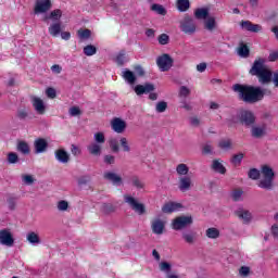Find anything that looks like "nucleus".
I'll return each mask as SVG.
<instances>
[{
  "label": "nucleus",
  "mask_w": 278,
  "mask_h": 278,
  "mask_svg": "<svg viewBox=\"0 0 278 278\" xmlns=\"http://www.w3.org/2000/svg\"><path fill=\"white\" fill-rule=\"evenodd\" d=\"M232 90L239 94V98L244 103H258L266 94V89L249 85L236 84L232 86Z\"/></svg>",
  "instance_id": "obj_1"
},
{
  "label": "nucleus",
  "mask_w": 278,
  "mask_h": 278,
  "mask_svg": "<svg viewBox=\"0 0 278 278\" xmlns=\"http://www.w3.org/2000/svg\"><path fill=\"white\" fill-rule=\"evenodd\" d=\"M264 59H257L254 61L250 75L257 77L260 84L266 85L273 81V72L265 65Z\"/></svg>",
  "instance_id": "obj_2"
},
{
  "label": "nucleus",
  "mask_w": 278,
  "mask_h": 278,
  "mask_svg": "<svg viewBox=\"0 0 278 278\" xmlns=\"http://www.w3.org/2000/svg\"><path fill=\"white\" fill-rule=\"evenodd\" d=\"M263 179L258 182V188L263 190H273V179H275V172L268 165H263L261 168Z\"/></svg>",
  "instance_id": "obj_3"
},
{
  "label": "nucleus",
  "mask_w": 278,
  "mask_h": 278,
  "mask_svg": "<svg viewBox=\"0 0 278 278\" xmlns=\"http://www.w3.org/2000/svg\"><path fill=\"white\" fill-rule=\"evenodd\" d=\"M124 202L127 203V205H129V207L134 212H136V214H138V216H144V214H147V207L144 206L143 203H140L138 201V199H136L129 194H125Z\"/></svg>",
  "instance_id": "obj_4"
},
{
  "label": "nucleus",
  "mask_w": 278,
  "mask_h": 278,
  "mask_svg": "<svg viewBox=\"0 0 278 278\" xmlns=\"http://www.w3.org/2000/svg\"><path fill=\"white\" fill-rule=\"evenodd\" d=\"M192 223H194L192 215H181L173 219L172 228L174 229V231H181V229L190 227Z\"/></svg>",
  "instance_id": "obj_5"
},
{
  "label": "nucleus",
  "mask_w": 278,
  "mask_h": 278,
  "mask_svg": "<svg viewBox=\"0 0 278 278\" xmlns=\"http://www.w3.org/2000/svg\"><path fill=\"white\" fill-rule=\"evenodd\" d=\"M155 90V86L153 84H146V85H137L135 87L136 94H149V99L151 101H157V93L153 92Z\"/></svg>",
  "instance_id": "obj_6"
},
{
  "label": "nucleus",
  "mask_w": 278,
  "mask_h": 278,
  "mask_svg": "<svg viewBox=\"0 0 278 278\" xmlns=\"http://www.w3.org/2000/svg\"><path fill=\"white\" fill-rule=\"evenodd\" d=\"M237 118L239 123H241V125H244L245 127H253V125H255V114H253V112L251 111H240L237 114Z\"/></svg>",
  "instance_id": "obj_7"
},
{
  "label": "nucleus",
  "mask_w": 278,
  "mask_h": 278,
  "mask_svg": "<svg viewBox=\"0 0 278 278\" xmlns=\"http://www.w3.org/2000/svg\"><path fill=\"white\" fill-rule=\"evenodd\" d=\"M180 29L184 31V34L192 36V34L197 31V23H194V18L185 16V18L180 22Z\"/></svg>",
  "instance_id": "obj_8"
},
{
  "label": "nucleus",
  "mask_w": 278,
  "mask_h": 278,
  "mask_svg": "<svg viewBox=\"0 0 278 278\" xmlns=\"http://www.w3.org/2000/svg\"><path fill=\"white\" fill-rule=\"evenodd\" d=\"M156 64L162 73H166L173 68V58L170 54H162L156 59Z\"/></svg>",
  "instance_id": "obj_9"
},
{
  "label": "nucleus",
  "mask_w": 278,
  "mask_h": 278,
  "mask_svg": "<svg viewBox=\"0 0 278 278\" xmlns=\"http://www.w3.org/2000/svg\"><path fill=\"white\" fill-rule=\"evenodd\" d=\"M111 129H113L115 134H125V129H127V122L123 118L115 117L111 121Z\"/></svg>",
  "instance_id": "obj_10"
},
{
  "label": "nucleus",
  "mask_w": 278,
  "mask_h": 278,
  "mask_svg": "<svg viewBox=\"0 0 278 278\" xmlns=\"http://www.w3.org/2000/svg\"><path fill=\"white\" fill-rule=\"evenodd\" d=\"M33 108L35 112H37L39 115H42L47 112V104H45V101L36 96H33L30 98Z\"/></svg>",
  "instance_id": "obj_11"
},
{
  "label": "nucleus",
  "mask_w": 278,
  "mask_h": 278,
  "mask_svg": "<svg viewBox=\"0 0 278 278\" xmlns=\"http://www.w3.org/2000/svg\"><path fill=\"white\" fill-rule=\"evenodd\" d=\"M152 233L155 236H162L164 229H166V222L163 219L156 218L151 222Z\"/></svg>",
  "instance_id": "obj_12"
},
{
  "label": "nucleus",
  "mask_w": 278,
  "mask_h": 278,
  "mask_svg": "<svg viewBox=\"0 0 278 278\" xmlns=\"http://www.w3.org/2000/svg\"><path fill=\"white\" fill-rule=\"evenodd\" d=\"M181 238L185 244H189L190 247H192V244H197V241L199 240V235L192 230H185L181 232Z\"/></svg>",
  "instance_id": "obj_13"
},
{
  "label": "nucleus",
  "mask_w": 278,
  "mask_h": 278,
  "mask_svg": "<svg viewBox=\"0 0 278 278\" xmlns=\"http://www.w3.org/2000/svg\"><path fill=\"white\" fill-rule=\"evenodd\" d=\"M192 177L191 176H180L178 178V189L180 192H188L192 188Z\"/></svg>",
  "instance_id": "obj_14"
},
{
  "label": "nucleus",
  "mask_w": 278,
  "mask_h": 278,
  "mask_svg": "<svg viewBox=\"0 0 278 278\" xmlns=\"http://www.w3.org/2000/svg\"><path fill=\"white\" fill-rule=\"evenodd\" d=\"M103 178L105 179V181H110L111 184H113V186H123V177L114 172H104Z\"/></svg>",
  "instance_id": "obj_15"
},
{
  "label": "nucleus",
  "mask_w": 278,
  "mask_h": 278,
  "mask_svg": "<svg viewBox=\"0 0 278 278\" xmlns=\"http://www.w3.org/2000/svg\"><path fill=\"white\" fill-rule=\"evenodd\" d=\"M184 210V204L179 202H167L162 206L163 214H173V212H180Z\"/></svg>",
  "instance_id": "obj_16"
},
{
  "label": "nucleus",
  "mask_w": 278,
  "mask_h": 278,
  "mask_svg": "<svg viewBox=\"0 0 278 278\" xmlns=\"http://www.w3.org/2000/svg\"><path fill=\"white\" fill-rule=\"evenodd\" d=\"M0 244L4 247H13L14 238L12 237V232L8 229L0 230Z\"/></svg>",
  "instance_id": "obj_17"
},
{
  "label": "nucleus",
  "mask_w": 278,
  "mask_h": 278,
  "mask_svg": "<svg viewBox=\"0 0 278 278\" xmlns=\"http://www.w3.org/2000/svg\"><path fill=\"white\" fill-rule=\"evenodd\" d=\"M51 10V0H37L35 4V14H45Z\"/></svg>",
  "instance_id": "obj_18"
},
{
  "label": "nucleus",
  "mask_w": 278,
  "mask_h": 278,
  "mask_svg": "<svg viewBox=\"0 0 278 278\" xmlns=\"http://www.w3.org/2000/svg\"><path fill=\"white\" fill-rule=\"evenodd\" d=\"M34 149L37 155L40 153H47V150L49 149V142H47V139L45 138H37L34 141Z\"/></svg>",
  "instance_id": "obj_19"
},
{
  "label": "nucleus",
  "mask_w": 278,
  "mask_h": 278,
  "mask_svg": "<svg viewBox=\"0 0 278 278\" xmlns=\"http://www.w3.org/2000/svg\"><path fill=\"white\" fill-rule=\"evenodd\" d=\"M240 25L245 31H251L252 34H260L263 29L262 25L253 24L251 21H242Z\"/></svg>",
  "instance_id": "obj_20"
},
{
  "label": "nucleus",
  "mask_w": 278,
  "mask_h": 278,
  "mask_svg": "<svg viewBox=\"0 0 278 278\" xmlns=\"http://www.w3.org/2000/svg\"><path fill=\"white\" fill-rule=\"evenodd\" d=\"M54 156L56 162H60V164H68V162H71V155L64 149H58L54 152Z\"/></svg>",
  "instance_id": "obj_21"
},
{
  "label": "nucleus",
  "mask_w": 278,
  "mask_h": 278,
  "mask_svg": "<svg viewBox=\"0 0 278 278\" xmlns=\"http://www.w3.org/2000/svg\"><path fill=\"white\" fill-rule=\"evenodd\" d=\"M236 216H238L240 220H243L245 225H249V223H251V219L253 218V215H251V212L242 207L236 211Z\"/></svg>",
  "instance_id": "obj_22"
},
{
  "label": "nucleus",
  "mask_w": 278,
  "mask_h": 278,
  "mask_svg": "<svg viewBox=\"0 0 278 278\" xmlns=\"http://www.w3.org/2000/svg\"><path fill=\"white\" fill-rule=\"evenodd\" d=\"M48 31H49L50 36H52L53 38H58V36H60V34H62V22L52 23L49 26Z\"/></svg>",
  "instance_id": "obj_23"
},
{
  "label": "nucleus",
  "mask_w": 278,
  "mask_h": 278,
  "mask_svg": "<svg viewBox=\"0 0 278 278\" xmlns=\"http://www.w3.org/2000/svg\"><path fill=\"white\" fill-rule=\"evenodd\" d=\"M251 136L252 138H264V136H266V126H252Z\"/></svg>",
  "instance_id": "obj_24"
},
{
  "label": "nucleus",
  "mask_w": 278,
  "mask_h": 278,
  "mask_svg": "<svg viewBox=\"0 0 278 278\" xmlns=\"http://www.w3.org/2000/svg\"><path fill=\"white\" fill-rule=\"evenodd\" d=\"M87 150L90 153V155H93L94 157H100L102 150H103V146H101L99 143L91 142L87 147Z\"/></svg>",
  "instance_id": "obj_25"
},
{
  "label": "nucleus",
  "mask_w": 278,
  "mask_h": 278,
  "mask_svg": "<svg viewBox=\"0 0 278 278\" xmlns=\"http://www.w3.org/2000/svg\"><path fill=\"white\" fill-rule=\"evenodd\" d=\"M211 168L219 175H225V173H227V168H225V165H223V162H220V160H214L212 162Z\"/></svg>",
  "instance_id": "obj_26"
},
{
  "label": "nucleus",
  "mask_w": 278,
  "mask_h": 278,
  "mask_svg": "<svg viewBox=\"0 0 278 278\" xmlns=\"http://www.w3.org/2000/svg\"><path fill=\"white\" fill-rule=\"evenodd\" d=\"M210 16V9L207 8H199L194 11V17L198 18V21H205Z\"/></svg>",
  "instance_id": "obj_27"
},
{
  "label": "nucleus",
  "mask_w": 278,
  "mask_h": 278,
  "mask_svg": "<svg viewBox=\"0 0 278 278\" xmlns=\"http://www.w3.org/2000/svg\"><path fill=\"white\" fill-rule=\"evenodd\" d=\"M218 148L222 151H230V149H233V141L231 139H222L218 141Z\"/></svg>",
  "instance_id": "obj_28"
},
{
  "label": "nucleus",
  "mask_w": 278,
  "mask_h": 278,
  "mask_svg": "<svg viewBox=\"0 0 278 278\" xmlns=\"http://www.w3.org/2000/svg\"><path fill=\"white\" fill-rule=\"evenodd\" d=\"M176 173L179 177H188V173H190V167H188L185 163H180L176 166Z\"/></svg>",
  "instance_id": "obj_29"
},
{
  "label": "nucleus",
  "mask_w": 278,
  "mask_h": 278,
  "mask_svg": "<svg viewBox=\"0 0 278 278\" xmlns=\"http://www.w3.org/2000/svg\"><path fill=\"white\" fill-rule=\"evenodd\" d=\"M122 77L127 81V84H136V74L129 70H124Z\"/></svg>",
  "instance_id": "obj_30"
},
{
  "label": "nucleus",
  "mask_w": 278,
  "mask_h": 278,
  "mask_svg": "<svg viewBox=\"0 0 278 278\" xmlns=\"http://www.w3.org/2000/svg\"><path fill=\"white\" fill-rule=\"evenodd\" d=\"M176 5L178 12H188L190 10V0H177Z\"/></svg>",
  "instance_id": "obj_31"
},
{
  "label": "nucleus",
  "mask_w": 278,
  "mask_h": 278,
  "mask_svg": "<svg viewBox=\"0 0 278 278\" xmlns=\"http://www.w3.org/2000/svg\"><path fill=\"white\" fill-rule=\"evenodd\" d=\"M159 268L161 270V273H165L166 277L168 275H172L173 273L170 270H173V265L168 262H161L159 264Z\"/></svg>",
  "instance_id": "obj_32"
},
{
  "label": "nucleus",
  "mask_w": 278,
  "mask_h": 278,
  "mask_svg": "<svg viewBox=\"0 0 278 278\" xmlns=\"http://www.w3.org/2000/svg\"><path fill=\"white\" fill-rule=\"evenodd\" d=\"M26 240L29 242V244H40V237L34 231L26 235Z\"/></svg>",
  "instance_id": "obj_33"
},
{
  "label": "nucleus",
  "mask_w": 278,
  "mask_h": 278,
  "mask_svg": "<svg viewBox=\"0 0 278 278\" xmlns=\"http://www.w3.org/2000/svg\"><path fill=\"white\" fill-rule=\"evenodd\" d=\"M206 237H208L211 240H216V238H220V230L214 227L207 228Z\"/></svg>",
  "instance_id": "obj_34"
},
{
  "label": "nucleus",
  "mask_w": 278,
  "mask_h": 278,
  "mask_svg": "<svg viewBox=\"0 0 278 278\" xmlns=\"http://www.w3.org/2000/svg\"><path fill=\"white\" fill-rule=\"evenodd\" d=\"M35 182H36V178H34L33 175H29V174L22 175V184L24 186H34Z\"/></svg>",
  "instance_id": "obj_35"
},
{
  "label": "nucleus",
  "mask_w": 278,
  "mask_h": 278,
  "mask_svg": "<svg viewBox=\"0 0 278 278\" xmlns=\"http://www.w3.org/2000/svg\"><path fill=\"white\" fill-rule=\"evenodd\" d=\"M204 27H205V29H207V31H214L216 29V18L208 17L204 22Z\"/></svg>",
  "instance_id": "obj_36"
},
{
  "label": "nucleus",
  "mask_w": 278,
  "mask_h": 278,
  "mask_svg": "<svg viewBox=\"0 0 278 278\" xmlns=\"http://www.w3.org/2000/svg\"><path fill=\"white\" fill-rule=\"evenodd\" d=\"M17 151L23 153V155H29V144L25 141H20L17 143Z\"/></svg>",
  "instance_id": "obj_37"
},
{
  "label": "nucleus",
  "mask_w": 278,
  "mask_h": 278,
  "mask_svg": "<svg viewBox=\"0 0 278 278\" xmlns=\"http://www.w3.org/2000/svg\"><path fill=\"white\" fill-rule=\"evenodd\" d=\"M151 10L152 12H156V14H160L161 16H166V9L162 4H152Z\"/></svg>",
  "instance_id": "obj_38"
},
{
  "label": "nucleus",
  "mask_w": 278,
  "mask_h": 278,
  "mask_svg": "<svg viewBox=\"0 0 278 278\" xmlns=\"http://www.w3.org/2000/svg\"><path fill=\"white\" fill-rule=\"evenodd\" d=\"M93 140L96 144H100L103 147V144H105V135L103 132H96L93 135Z\"/></svg>",
  "instance_id": "obj_39"
},
{
  "label": "nucleus",
  "mask_w": 278,
  "mask_h": 278,
  "mask_svg": "<svg viewBox=\"0 0 278 278\" xmlns=\"http://www.w3.org/2000/svg\"><path fill=\"white\" fill-rule=\"evenodd\" d=\"M119 144L125 153H129L131 151V147L129 146V140L125 137H121Z\"/></svg>",
  "instance_id": "obj_40"
},
{
  "label": "nucleus",
  "mask_w": 278,
  "mask_h": 278,
  "mask_svg": "<svg viewBox=\"0 0 278 278\" xmlns=\"http://www.w3.org/2000/svg\"><path fill=\"white\" fill-rule=\"evenodd\" d=\"M47 18H50L51 21H58L56 23H59L60 18H62V10L56 9L52 11Z\"/></svg>",
  "instance_id": "obj_41"
},
{
  "label": "nucleus",
  "mask_w": 278,
  "mask_h": 278,
  "mask_svg": "<svg viewBox=\"0 0 278 278\" xmlns=\"http://www.w3.org/2000/svg\"><path fill=\"white\" fill-rule=\"evenodd\" d=\"M84 53L90 58L92 55L97 54V47L92 46V45H88L84 48Z\"/></svg>",
  "instance_id": "obj_42"
},
{
  "label": "nucleus",
  "mask_w": 278,
  "mask_h": 278,
  "mask_svg": "<svg viewBox=\"0 0 278 278\" xmlns=\"http://www.w3.org/2000/svg\"><path fill=\"white\" fill-rule=\"evenodd\" d=\"M167 109H168V103H166V101H160L155 105V112H157V114H163V112Z\"/></svg>",
  "instance_id": "obj_43"
},
{
  "label": "nucleus",
  "mask_w": 278,
  "mask_h": 278,
  "mask_svg": "<svg viewBox=\"0 0 278 278\" xmlns=\"http://www.w3.org/2000/svg\"><path fill=\"white\" fill-rule=\"evenodd\" d=\"M101 210L104 214H112L113 212H116V206H113L110 203H104L102 204Z\"/></svg>",
  "instance_id": "obj_44"
},
{
  "label": "nucleus",
  "mask_w": 278,
  "mask_h": 278,
  "mask_svg": "<svg viewBox=\"0 0 278 278\" xmlns=\"http://www.w3.org/2000/svg\"><path fill=\"white\" fill-rule=\"evenodd\" d=\"M242 160H244V154L238 153L232 156L231 162L235 166H240V164H242Z\"/></svg>",
  "instance_id": "obj_45"
},
{
  "label": "nucleus",
  "mask_w": 278,
  "mask_h": 278,
  "mask_svg": "<svg viewBox=\"0 0 278 278\" xmlns=\"http://www.w3.org/2000/svg\"><path fill=\"white\" fill-rule=\"evenodd\" d=\"M56 210L59 212H66L68 210V202L65 200H61L56 203Z\"/></svg>",
  "instance_id": "obj_46"
},
{
  "label": "nucleus",
  "mask_w": 278,
  "mask_h": 278,
  "mask_svg": "<svg viewBox=\"0 0 278 278\" xmlns=\"http://www.w3.org/2000/svg\"><path fill=\"white\" fill-rule=\"evenodd\" d=\"M131 184L132 186H135V188H138L139 190H142V188H144V184L140 181V178H138V176L131 177Z\"/></svg>",
  "instance_id": "obj_47"
},
{
  "label": "nucleus",
  "mask_w": 278,
  "mask_h": 278,
  "mask_svg": "<svg viewBox=\"0 0 278 278\" xmlns=\"http://www.w3.org/2000/svg\"><path fill=\"white\" fill-rule=\"evenodd\" d=\"M90 36H91L90 29L78 30V38H80V40H88Z\"/></svg>",
  "instance_id": "obj_48"
},
{
  "label": "nucleus",
  "mask_w": 278,
  "mask_h": 278,
  "mask_svg": "<svg viewBox=\"0 0 278 278\" xmlns=\"http://www.w3.org/2000/svg\"><path fill=\"white\" fill-rule=\"evenodd\" d=\"M242 194H244V192L242 190H240V189L233 190L231 193L232 201H241Z\"/></svg>",
  "instance_id": "obj_49"
},
{
  "label": "nucleus",
  "mask_w": 278,
  "mask_h": 278,
  "mask_svg": "<svg viewBox=\"0 0 278 278\" xmlns=\"http://www.w3.org/2000/svg\"><path fill=\"white\" fill-rule=\"evenodd\" d=\"M109 144L114 153H118V151H121V148L118 147V139H111Z\"/></svg>",
  "instance_id": "obj_50"
},
{
  "label": "nucleus",
  "mask_w": 278,
  "mask_h": 278,
  "mask_svg": "<svg viewBox=\"0 0 278 278\" xmlns=\"http://www.w3.org/2000/svg\"><path fill=\"white\" fill-rule=\"evenodd\" d=\"M115 62L118 66H123V64H125V51H121L116 58H115Z\"/></svg>",
  "instance_id": "obj_51"
},
{
  "label": "nucleus",
  "mask_w": 278,
  "mask_h": 278,
  "mask_svg": "<svg viewBox=\"0 0 278 278\" xmlns=\"http://www.w3.org/2000/svg\"><path fill=\"white\" fill-rule=\"evenodd\" d=\"M238 53L240 58H249V53H250L249 47H247L245 45L241 46L239 48Z\"/></svg>",
  "instance_id": "obj_52"
},
{
  "label": "nucleus",
  "mask_w": 278,
  "mask_h": 278,
  "mask_svg": "<svg viewBox=\"0 0 278 278\" xmlns=\"http://www.w3.org/2000/svg\"><path fill=\"white\" fill-rule=\"evenodd\" d=\"M202 153L204 155H212V153H214V147H212L210 143H205L202 148Z\"/></svg>",
  "instance_id": "obj_53"
},
{
  "label": "nucleus",
  "mask_w": 278,
  "mask_h": 278,
  "mask_svg": "<svg viewBox=\"0 0 278 278\" xmlns=\"http://www.w3.org/2000/svg\"><path fill=\"white\" fill-rule=\"evenodd\" d=\"M46 96L48 99H55L58 97V92L53 87H49L46 89Z\"/></svg>",
  "instance_id": "obj_54"
},
{
  "label": "nucleus",
  "mask_w": 278,
  "mask_h": 278,
  "mask_svg": "<svg viewBox=\"0 0 278 278\" xmlns=\"http://www.w3.org/2000/svg\"><path fill=\"white\" fill-rule=\"evenodd\" d=\"M18 162V154L11 152L8 154V163L9 164H16Z\"/></svg>",
  "instance_id": "obj_55"
},
{
  "label": "nucleus",
  "mask_w": 278,
  "mask_h": 278,
  "mask_svg": "<svg viewBox=\"0 0 278 278\" xmlns=\"http://www.w3.org/2000/svg\"><path fill=\"white\" fill-rule=\"evenodd\" d=\"M7 203H8L9 210H11V211L16 210V198H14V197L8 198Z\"/></svg>",
  "instance_id": "obj_56"
},
{
  "label": "nucleus",
  "mask_w": 278,
  "mask_h": 278,
  "mask_svg": "<svg viewBox=\"0 0 278 278\" xmlns=\"http://www.w3.org/2000/svg\"><path fill=\"white\" fill-rule=\"evenodd\" d=\"M250 179H260V170L257 168H252L248 173Z\"/></svg>",
  "instance_id": "obj_57"
},
{
  "label": "nucleus",
  "mask_w": 278,
  "mask_h": 278,
  "mask_svg": "<svg viewBox=\"0 0 278 278\" xmlns=\"http://www.w3.org/2000/svg\"><path fill=\"white\" fill-rule=\"evenodd\" d=\"M29 116V112L26 109H21L17 111V117L21 121H25V118H27Z\"/></svg>",
  "instance_id": "obj_58"
},
{
  "label": "nucleus",
  "mask_w": 278,
  "mask_h": 278,
  "mask_svg": "<svg viewBox=\"0 0 278 278\" xmlns=\"http://www.w3.org/2000/svg\"><path fill=\"white\" fill-rule=\"evenodd\" d=\"M190 94V89L186 86H181L179 89V97H182L184 99H186V97H188Z\"/></svg>",
  "instance_id": "obj_59"
},
{
  "label": "nucleus",
  "mask_w": 278,
  "mask_h": 278,
  "mask_svg": "<svg viewBox=\"0 0 278 278\" xmlns=\"http://www.w3.org/2000/svg\"><path fill=\"white\" fill-rule=\"evenodd\" d=\"M251 273V268L247 267V266H242L240 269H239V275L241 277H249V274Z\"/></svg>",
  "instance_id": "obj_60"
},
{
  "label": "nucleus",
  "mask_w": 278,
  "mask_h": 278,
  "mask_svg": "<svg viewBox=\"0 0 278 278\" xmlns=\"http://www.w3.org/2000/svg\"><path fill=\"white\" fill-rule=\"evenodd\" d=\"M168 40H170V38L166 34H162L159 36V45H166Z\"/></svg>",
  "instance_id": "obj_61"
},
{
  "label": "nucleus",
  "mask_w": 278,
  "mask_h": 278,
  "mask_svg": "<svg viewBox=\"0 0 278 278\" xmlns=\"http://www.w3.org/2000/svg\"><path fill=\"white\" fill-rule=\"evenodd\" d=\"M90 182V176H83L78 178V186H86Z\"/></svg>",
  "instance_id": "obj_62"
},
{
  "label": "nucleus",
  "mask_w": 278,
  "mask_h": 278,
  "mask_svg": "<svg viewBox=\"0 0 278 278\" xmlns=\"http://www.w3.org/2000/svg\"><path fill=\"white\" fill-rule=\"evenodd\" d=\"M70 114H71L72 116H79V114H81V110H79L78 106H72V108L70 109Z\"/></svg>",
  "instance_id": "obj_63"
},
{
  "label": "nucleus",
  "mask_w": 278,
  "mask_h": 278,
  "mask_svg": "<svg viewBox=\"0 0 278 278\" xmlns=\"http://www.w3.org/2000/svg\"><path fill=\"white\" fill-rule=\"evenodd\" d=\"M268 60H269V62H277L278 51H274V52L269 53Z\"/></svg>",
  "instance_id": "obj_64"
}]
</instances>
